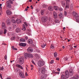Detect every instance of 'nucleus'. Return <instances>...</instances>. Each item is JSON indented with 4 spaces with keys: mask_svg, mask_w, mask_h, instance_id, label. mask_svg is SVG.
I'll return each mask as SVG.
<instances>
[{
    "mask_svg": "<svg viewBox=\"0 0 79 79\" xmlns=\"http://www.w3.org/2000/svg\"><path fill=\"white\" fill-rule=\"evenodd\" d=\"M22 27V30H23V31H26V27L25 26V25L24 24L23 25Z\"/></svg>",
    "mask_w": 79,
    "mask_h": 79,
    "instance_id": "4be33fe9",
    "label": "nucleus"
},
{
    "mask_svg": "<svg viewBox=\"0 0 79 79\" xmlns=\"http://www.w3.org/2000/svg\"><path fill=\"white\" fill-rule=\"evenodd\" d=\"M15 26H16V25H13V27H12V29H13V30H15Z\"/></svg>",
    "mask_w": 79,
    "mask_h": 79,
    "instance_id": "e433bc0d",
    "label": "nucleus"
},
{
    "mask_svg": "<svg viewBox=\"0 0 79 79\" xmlns=\"http://www.w3.org/2000/svg\"><path fill=\"white\" fill-rule=\"evenodd\" d=\"M53 60H51V62H50V64H53Z\"/></svg>",
    "mask_w": 79,
    "mask_h": 79,
    "instance_id": "ea45409f",
    "label": "nucleus"
},
{
    "mask_svg": "<svg viewBox=\"0 0 79 79\" xmlns=\"http://www.w3.org/2000/svg\"><path fill=\"white\" fill-rule=\"evenodd\" d=\"M6 33V29H4V34H5Z\"/></svg>",
    "mask_w": 79,
    "mask_h": 79,
    "instance_id": "4c0bfd02",
    "label": "nucleus"
},
{
    "mask_svg": "<svg viewBox=\"0 0 79 79\" xmlns=\"http://www.w3.org/2000/svg\"><path fill=\"white\" fill-rule=\"evenodd\" d=\"M28 43L30 44H33V41L32 40V39H30L28 40Z\"/></svg>",
    "mask_w": 79,
    "mask_h": 79,
    "instance_id": "f8f14e48",
    "label": "nucleus"
},
{
    "mask_svg": "<svg viewBox=\"0 0 79 79\" xmlns=\"http://www.w3.org/2000/svg\"><path fill=\"white\" fill-rule=\"evenodd\" d=\"M36 51L37 52H40V50L38 49H36Z\"/></svg>",
    "mask_w": 79,
    "mask_h": 79,
    "instance_id": "49530a36",
    "label": "nucleus"
},
{
    "mask_svg": "<svg viewBox=\"0 0 79 79\" xmlns=\"http://www.w3.org/2000/svg\"><path fill=\"white\" fill-rule=\"evenodd\" d=\"M11 21L13 23H16V20L14 19H12Z\"/></svg>",
    "mask_w": 79,
    "mask_h": 79,
    "instance_id": "72a5a7b5",
    "label": "nucleus"
},
{
    "mask_svg": "<svg viewBox=\"0 0 79 79\" xmlns=\"http://www.w3.org/2000/svg\"><path fill=\"white\" fill-rule=\"evenodd\" d=\"M15 31L17 33H19L21 32V29L20 28H16Z\"/></svg>",
    "mask_w": 79,
    "mask_h": 79,
    "instance_id": "6ab92c4d",
    "label": "nucleus"
},
{
    "mask_svg": "<svg viewBox=\"0 0 79 79\" xmlns=\"http://www.w3.org/2000/svg\"><path fill=\"white\" fill-rule=\"evenodd\" d=\"M27 52H29V53H32L33 52L32 47H29L27 49Z\"/></svg>",
    "mask_w": 79,
    "mask_h": 79,
    "instance_id": "423d86ee",
    "label": "nucleus"
},
{
    "mask_svg": "<svg viewBox=\"0 0 79 79\" xmlns=\"http://www.w3.org/2000/svg\"><path fill=\"white\" fill-rule=\"evenodd\" d=\"M7 24H8V25H10V22L8 23Z\"/></svg>",
    "mask_w": 79,
    "mask_h": 79,
    "instance_id": "680f3d73",
    "label": "nucleus"
},
{
    "mask_svg": "<svg viewBox=\"0 0 79 79\" xmlns=\"http://www.w3.org/2000/svg\"><path fill=\"white\" fill-rule=\"evenodd\" d=\"M6 79H11L10 78H9L8 77H7L6 78Z\"/></svg>",
    "mask_w": 79,
    "mask_h": 79,
    "instance_id": "338daca9",
    "label": "nucleus"
},
{
    "mask_svg": "<svg viewBox=\"0 0 79 79\" xmlns=\"http://www.w3.org/2000/svg\"><path fill=\"white\" fill-rule=\"evenodd\" d=\"M19 45L22 47H25L26 46V44L25 43H20L19 44Z\"/></svg>",
    "mask_w": 79,
    "mask_h": 79,
    "instance_id": "ddd939ff",
    "label": "nucleus"
},
{
    "mask_svg": "<svg viewBox=\"0 0 79 79\" xmlns=\"http://www.w3.org/2000/svg\"><path fill=\"white\" fill-rule=\"evenodd\" d=\"M79 79V76L77 75H76L75 77H72L70 78L69 79Z\"/></svg>",
    "mask_w": 79,
    "mask_h": 79,
    "instance_id": "9b49d317",
    "label": "nucleus"
},
{
    "mask_svg": "<svg viewBox=\"0 0 79 79\" xmlns=\"http://www.w3.org/2000/svg\"><path fill=\"white\" fill-rule=\"evenodd\" d=\"M62 10H63V9H62V8H60L59 9V11H62Z\"/></svg>",
    "mask_w": 79,
    "mask_h": 79,
    "instance_id": "8fccbe9b",
    "label": "nucleus"
},
{
    "mask_svg": "<svg viewBox=\"0 0 79 79\" xmlns=\"http://www.w3.org/2000/svg\"><path fill=\"white\" fill-rule=\"evenodd\" d=\"M48 9L49 11H52L53 10V7L49 6L48 7Z\"/></svg>",
    "mask_w": 79,
    "mask_h": 79,
    "instance_id": "412c9836",
    "label": "nucleus"
},
{
    "mask_svg": "<svg viewBox=\"0 0 79 79\" xmlns=\"http://www.w3.org/2000/svg\"><path fill=\"white\" fill-rule=\"evenodd\" d=\"M16 23L17 24H20L22 22L20 19H17L16 20Z\"/></svg>",
    "mask_w": 79,
    "mask_h": 79,
    "instance_id": "a211bd4d",
    "label": "nucleus"
},
{
    "mask_svg": "<svg viewBox=\"0 0 79 79\" xmlns=\"http://www.w3.org/2000/svg\"><path fill=\"white\" fill-rule=\"evenodd\" d=\"M6 13L8 15H10L11 14V11H10L9 10H6Z\"/></svg>",
    "mask_w": 79,
    "mask_h": 79,
    "instance_id": "dca6fc26",
    "label": "nucleus"
},
{
    "mask_svg": "<svg viewBox=\"0 0 79 79\" xmlns=\"http://www.w3.org/2000/svg\"><path fill=\"white\" fill-rule=\"evenodd\" d=\"M28 10V9L27 8H25V9L24 10V11H27Z\"/></svg>",
    "mask_w": 79,
    "mask_h": 79,
    "instance_id": "5fc2aeb1",
    "label": "nucleus"
},
{
    "mask_svg": "<svg viewBox=\"0 0 79 79\" xmlns=\"http://www.w3.org/2000/svg\"><path fill=\"white\" fill-rule=\"evenodd\" d=\"M54 56L55 58H56L57 57V53L56 52H55L54 53Z\"/></svg>",
    "mask_w": 79,
    "mask_h": 79,
    "instance_id": "c85d7f7f",
    "label": "nucleus"
},
{
    "mask_svg": "<svg viewBox=\"0 0 79 79\" xmlns=\"http://www.w3.org/2000/svg\"><path fill=\"white\" fill-rule=\"evenodd\" d=\"M55 22L56 23H59V21L58 20H56Z\"/></svg>",
    "mask_w": 79,
    "mask_h": 79,
    "instance_id": "79ce46f5",
    "label": "nucleus"
},
{
    "mask_svg": "<svg viewBox=\"0 0 79 79\" xmlns=\"http://www.w3.org/2000/svg\"><path fill=\"white\" fill-rule=\"evenodd\" d=\"M4 58H5V60H7V56H4Z\"/></svg>",
    "mask_w": 79,
    "mask_h": 79,
    "instance_id": "3c124183",
    "label": "nucleus"
},
{
    "mask_svg": "<svg viewBox=\"0 0 79 79\" xmlns=\"http://www.w3.org/2000/svg\"><path fill=\"white\" fill-rule=\"evenodd\" d=\"M25 39L26 40H27V39H28V37H27V36H25Z\"/></svg>",
    "mask_w": 79,
    "mask_h": 79,
    "instance_id": "09e8293b",
    "label": "nucleus"
},
{
    "mask_svg": "<svg viewBox=\"0 0 79 79\" xmlns=\"http://www.w3.org/2000/svg\"><path fill=\"white\" fill-rule=\"evenodd\" d=\"M54 8L55 10H58L59 9L58 7L56 6H54Z\"/></svg>",
    "mask_w": 79,
    "mask_h": 79,
    "instance_id": "a878e982",
    "label": "nucleus"
},
{
    "mask_svg": "<svg viewBox=\"0 0 79 79\" xmlns=\"http://www.w3.org/2000/svg\"><path fill=\"white\" fill-rule=\"evenodd\" d=\"M56 74H60V72H56Z\"/></svg>",
    "mask_w": 79,
    "mask_h": 79,
    "instance_id": "bf43d9fd",
    "label": "nucleus"
},
{
    "mask_svg": "<svg viewBox=\"0 0 79 79\" xmlns=\"http://www.w3.org/2000/svg\"><path fill=\"white\" fill-rule=\"evenodd\" d=\"M24 24H25V26H27V27L28 26V24H27V22H24Z\"/></svg>",
    "mask_w": 79,
    "mask_h": 79,
    "instance_id": "c03bdc74",
    "label": "nucleus"
},
{
    "mask_svg": "<svg viewBox=\"0 0 79 79\" xmlns=\"http://www.w3.org/2000/svg\"><path fill=\"white\" fill-rule=\"evenodd\" d=\"M13 50H17V49L16 48H14Z\"/></svg>",
    "mask_w": 79,
    "mask_h": 79,
    "instance_id": "69168bd1",
    "label": "nucleus"
},
{
    "mask_svg": "<svg viewBox=\"0 0 79 79\" xmlns=\"http://www.w3.org/2000/svg\"><path fill=\"white\" fill-rule=\"evenodd\" d=\"M59 60V58L57 57L56 58V60H58V61Z\"/></svg>",
    "mask_w": 79,
    "mask_h": 79,
    "instance_id": "052dcab7",
    "label": "nucleus"
},
{
    "mask_svg": "<svg viewBox=\"0 0 79 79\" xmlns=\"http://www.w3.org/2000/svg\"><path fill=\"white\" fill-rule=\"evenodd\" d=\"M62 6L63 7H64L65 6V2H64L63 1L62 2Z\"/></svg>",
    "mask_w": 79,
    "mask_h": 79,
    "instance_id": "cd10ccee",
    "label": "nucleus"
},
{
    "mask_svg": "<svg viewBox=\"0 0 79 79\" xmlns=\"http://www.w3.org/2000/svg\"><path fill=\"white\" fill-rule=\"evenodd\" d=\"M66 2H69V0H65Z\"/></svg>",
    "mask_w": 79,
    "mask_h": 79,
    "instance_id": "6e6d98bb",
    "label": "nucleus"
},
{
    "mask_svg": "<svg viewBox=\"0 0 79 79\" xmlns=\"http://www.w3.org/2000/svg\"><path fill=\"white\" fill-rule=\"evenodd\" d=\"M19 75L22 78H24L25 77L24 76V74L23 73H20Z\"/></svg>",
    "mask_w": 79,
    "mask_h": 79,
    "instance_id": "4468645a",
    "label": "nucleus"
},
{
    "mask_svg": "<svg viewBox=\"0 0 79 79\" xmlns=\"http://www.w3.org/2000/svg\"><path fill=\"white\" fill-rule=\"evenodd\" d=\"M35 56L37 59H40V56L38 54H35Z\"/></svg>",
    "mask_w": 79,
    "mask_h": 79,
    "instance_id": "393cba45",
    "label": "nucleus"
},
{
    "mask_svg": "<svg viewBox=\"0 0 79 79\" xmlns=\"http://www.w3.org/2000/svg\"><path fill=\"white\" fill-rule=\"evenodd\" d=\"M50 48H52V49H54L55 48V46H53L52 44H51Z\"/></svg>",
    "mask_w": 79,
    "mask_h": 79,
    "instance_id": "2f4dec72",
    "label": "nucleus"
},
{
    "mask_svg": "<svg viewBox=\"0 0 79 79\" xmlns=\"http://www.w3.org/2000/svg\"><path fill=\"white\" fill-rule=\"evenodd\" d=\"M41 19L43 23H45L47 21V18L45 17H43Z\"/></svg>",
    "mask_w": 79,
    "mask_h": 79,
    "instance_id": "39448f33",
    "label": "nucleus"
},
{
    "mask_svg": "<svg viewBox=\"0 0 79 79\" xmlns=\"http://www.w3.org/2000/svg\"><path fill=\"white\" fill-rule=\"evenodd\" d=\"M2 29H5V27H6V26H5V23H2Z\"/></svg>",
    "mask_w": 79,
    "mask_h": 79,
    "instance_id": "aec40b11",
    "label": "nucleus"
},
{
    "mask_svg": "<svg viewBox=\"0 0 79 79\" xmlns=\"http://www.w3.org/2000/svg\"><path fill=\"white\" fill-rule=\"evenodd\" d=\"M46 45H47L46 44H44L42 45H41V47H42V48H44V47H45Z\"/></svg>",
    "mask_w": 79,
    "mask_h": 79,
    "instance_id": "473e14b6",
    "label": "nucleus"
},
{
    "mask_svg": "<svg viewBox=\"0 0 79 79\" xmlns=\"http://www.w3.org/2000/svg\"><path fill=\"white\" fill-rule=\"evenodd\" d=\"M73 15L74 16V17L77 18H78V17H79V15H78V14H77L76 12H73Z\"/></svg>",
    "mask_w": 79,
    "mask_h": 79,
    "instance_id": "1a4fd4ad",
    "label": "nucleus"
},
{
    "mask_svg": "<svg viewBox=\"0 0 79 79\" xmlns=\"http://www.w3.org/2000/svg\"><path fill=\"white\" fill-rule=\"evenodd\" d=\"M57 71H60V68H58L57 69Z\"/></svg>",
    "mask_w": 79,
    "mask_h": 79,
    "instance_id": "864d4df0",
    "label": "nucleus"
},
{
    "mask_svg": "<svg viewBox=\"0 0 79 79\" xmlns=\"http://www.w3.org/2000/svg\"><path fill=\"white\" fill-rule=\"evenodd\" d=\"M69 4H66V6H65L66 8H69Z\"/></svg>",
    "mask_w": 79,
    "mask_h": 79,
    "instance_id": "c756f323",
    "label": "nucleus"
},
{
    "mask_svg": "<svg viewBox=\"0 0 79 79\" xmlns=\"http://www.w3.org/2000/svg\"><path fill=\"white\" fill-rule=\"evenodd\" d=\"M32 63L33 64H35V63L34 62V60H32Z\"/></svg>",
    "mask_w": 79,
    "mask_h": 79,
    "instance_id": "de8ad7c7",
    "label": "nucleus"
},
{
    "mask_svg": "<svg viewBox=\"0 0 79 79\" xmlns=\"http://www.w3.org/2000/svg\"><path fill=\"white\" fill-rule=\"evenodd\" d=\"M41 14L42 15H44V10H42L41 11Z\"/></svg>",
    "mask_w": 79,
    "mask_h": 79,
    "instance_id": "7c9ffc66",
    "label": "nucleus"
},
{
    "mask_svg": "<svg viewBox=\"0 0 79 79\" xmlns=\"http://www.w3.org/2000/svg\"><path fill=\"white\" fill-rule=\"evenodd\" d=\"M12 48L13 49V50H14V48H15V47H14V46H12Z\"/></svg>",
    "mask_w": 79,
    "mask_h": 79,
    "instance_id": "0e129e2a",
    "label": "nucleus"
},
{
    "mask_svg": "<svg viewBox=\"0 0 79 79\" xmlns=\"http://www.w3.org/2000/svg\"><path fill=\"white\" fill-rule=\"evenodd\" d=\"M31 68H34V66H33V65H31Z\"/></svg>",
    "mask_w": 79,
    "mask_h": 79,
    "instance_id": "774afa93",
    "label": "nucleus"
},
{
    "mask_svg": "<svg viewBox=\"0 0 79 79\" xmlns=\"http://www.w3.org/2000/svg\"><path fill=\"white\" fill-rule=\"evenodd\" d=\"M42 7L43 8H45L47 7V5L45 4H44L42 5Z\"/></svg>",
    "mask_w": 79,
    "mask_h": 79,
    "instance_id": "f704fd0d",
    "label": "nucleus"
},
{
    "mask_svg": "<svg viewBox=\"0 0 79 79\" xmlns=\"http://www.w3.org/2000/svg\"><path fill=\"white\" fill-rule=\"evenodd\" d=\"M59 18H63V15L62 13H60L59 15Z\"/></svg>",
    "mask_w": 79,
    "mask_h": 79,
    "instance_id": "5701e85b",
    "label": "nucleus"
},
{
    "mask_svg": "<svg viewBox=\"0 0 79 79\" xmlns=\"http://www.w3.org/2000/svg\"><path fill=\"white\" fill-rule=\"evenodd\" d=\"M45 64V62L43 60H40L38 62V64L39 66H40V67L43 66Z\"/></svg>",
    "mask_w": 79,
    "mask_h": 79,
    "instance_id": "f03ea898",
    "label": "nucleus"
},
{
    "mask_svg": "<svg viewBox=\"0 0 79 79\" xmlns=\"http://www.w3.org/2000/svg\"><path fill=\"white\" fill-rule=\"evenodd\" d=\"M53 16L54 18H57V14L55 12H53Z\"/></svg>",
    "mask_w": 79,
    "mask_h": 79,
    "instance_id": "2eb2a0df",
    "label": "nucleus"
},
{
    "mask_svg": "<svg viewBox=\"0 0 79 79\" xmlns=\"http://www.w3.org/2000/svg\"><path fill=\"white\" fill-rule=\"evenodd\" d=\"M0 69L1 71H2V70H3L4 69V68L3 67H1Z\"/></svg>",
    "mask_w": 79,
    "mask_h": 79,
    "instance_id": "a19ab883",
    "label": "nucleus"
},
{
    "mask_svg": "<svg viewBox=\"0 0 79 79\" xmlns=\"http://www.w3.org/2000/svg\"><path fill=\"white\" fill-rule=\"evenodd\" d=\"M9 29H10V30H11V31H13V28H12V27H9Z\"/></svg>",
    "mask_w": 79,
    "mask_h": 79,
    "instance_id": "37998d69",
    "label": "nucleus"
},
{
    "mask_svg": "<svg viewBox=\"0 0 79 79\" xmlns=\"http://www.w3.org/2000/svg\"><path fill=\"white\" fill-rule=\"evenodd\" d=\"M20 42H25L26 41V40H25L24 39L21 38L20 39Z\"/></svg>",
    "mask_w": 79,
    "mask_h": 79,
    "instance_id": "bb28decb",
    "label": "nucleus"
},
{
    "mask_svg": "<svg viewBox=\"0 0 79 79\" xmlns=\"http://www.w3.org/2000/svg\"><path fill=\"white\" fill-rule=\"evenodd\" d=\"M0 77H1V79H2V73H0Z\"/></svg>",
    "mask_w": 79,
    "mask_h": 79,
    "instance_id": "603ef678",
    "label": "nucleus"
},
{
    "mask_svg": "<svg viewBox=\"0 0 79 79\" xmlns=\"http://www.w3.org/2000/svg\"><path fill=\"white\" fill-rule=\"evenodd\" d=\"M67 15V12L66 11H64V16H66Z\"/></svg>",
    "mask_w": 79,
    "mask_h": 79,
    "instance_id": "58836bf2",
    "label": "nucleus"
},
{
    "mask_svg": "<svg viewBox=\"0 0 79 79\" xmlns=\"http://www.w3.org/2000/svg\"><path fill=\"white\" fill-rule=\"evenodd\" d=\"M3 34V32L2 31H0V34Z\"/></svg>",
    "mask_w": 79,
    "mask_h": 79,
    "instance_id": "e2e57ef3",
    "label": "nucleus"
},
{
    "mask_svg": "<svg viewBox=\"0 0 79 79\" xmlns=\"http://www.w3.org/2000/svg\"><path fill=\"white\" fill-rule=\"evenodd\" d=\"M73 49V48H70V50H72Z\"/></svg>",
    "mask_w": 79,
    "mask_h": 79,
    "instance_id": "13d9d810",
    "label": "nucleus"
},
{
    "mask_svg": "<svg viewBox=\"0 0 79 79\" xmlns=\"http://www.w3.org/2000/svg\"><path fill=\"white\" fill-rule=\"evenodd\" d=\"M11 40H15V37L13 36L11 38Z\"/></svg>",
    "mask_w": 79,
    "mask_h": 79,
    "instance_id": "c9c22d12",
    "label": "nucleus"
},
{
    "mask_svg": "<svg viewBox=\"0 0 79 79\" xmlns=\"http://www.w3.org/2000/svg\"><path fill=\"white\" fill-rule=\"evenodd\" d=\"M16 67L18 68H20L21 69H23V67L21 66V65H19V64H17L16 65Z\"/></svg>",
    "mask_w": 79,
    "mask_h": 79,
    "instance_id": "9d476101",
    "label": "nucleus"
},
{
    "mask_svg": "<svg viewBox=\"0 0 79 79\" xmlns=\"http://www.w3.org/2000/svg\"><path fill=\"white\" fill-rule=\"evenodd\" d=\"M24 56H27V57L30 58H31L34 57V56H33V55L31 53H26L24 55Z\"/></svg>",
    "mask_w": 79,
    "mask_h": 79,
    "instance_id": "20e7f679",
    "label": "nucleus"
},
{
    "mask_svg": "<svg viewBox=\"0 0 79 79\" xmlns=\"http://www.w3.org/2000/svg\"><path fill=\"white\" fill-rule=\"evenodd\" d=\"M69 72H68V70H66L65 72V75L66 78H68L69 77V75L70 76H73V74H74V72L73 71V70L71 69V68H69Z\"/></svg>",
    "mask_w": 79,
    "mask_h": 79,
    "instance_id": "f257e3e1",
    "label": "nucleus"
},
{
    "mask_svg": "<svg viewBox=\"0 0 79 79\" xmlns=\"http://www.w3.org/2000/svg\"><path fill=\"white\" fill-rule=\"evenodd\" d=\"M41 73L42 74H44L45 73V69L44 67H42L41 70Z\"/></svg>",
    "mask_w": 79,
    "mask_h": 79,
    "instance_id": "6e6552de",
    "label": "nucleus"
},
{
    "mask_svg": "<svg viewBox=\"0 0 79 79\" xmlns=\"http://www.w3.org/2000/svg\"><path fill=\"white\" fill-rule=\"evenodd\" d=\"M76 19L77 20V21H78V22H79V17H78V18H76Z\"/></svg>",
    "mask_w": 79,
    "mask_h": 79,
    "instance_id": "a18cd8bd",
    "label": "nucleus"
},
{
    "mask_svg": "<svg viewBox=\"0 0 79 79\" xmlns=\"http://www.w3.org/2000/svg\"><path fill=\"white\" fill-rule=\"evenodd\" d=\"M61 78L62 79H66V77H65V76L64 75L62 74L61 75Z\"/></svg>",
    "mask_w": 79,
    "mask_h": 79,
    "instance_id": "b1692460",
    "label": "nucleus"
},
{
    "mask_svg": "<svg viewBox=\"0 0 79 79\" xmlns=\"http://www.w3.org/2000/svg\"><path fill=\"white\" fill-rule=\"evenodd\" d=\"M24 61V57H21L19 59V62L20 64H23Z\"/></svg>",
    "mask_w": 79,
    "mask_h": 79,
    "instance_id": "7ed1b4c3",
    "label": "nucleus"
},
{
    "mask_svg": "<svg viewBox=\"0 0 79 79\" xmlns=\"http://www.w3.org/2000/svg\"><path fill=\"white\" fill-rule=\"evenodd\" d=\"M6 4L7 6V7H8V8H11V4L10 3L9 1H7V2H6Z\"/></svg>",
    "mask_w": 79,
    "mask_h": 79,
    "instance_id": "0eeeda50",
    "label": "nucleus"
},
{
    "mask_svg": "<svg viewBox=\"0 0 79 79\" xmlns=\"http://www.w3.org/2000/svg\"><path fill=\"white\" fill-rule=\"evenodd\" d=\"M9 2H10V3H11V4H13V2H12V1H9Z\"/></svg>",
    "mask_w": 79,
    "mask_h": 79,
    "instance_id": "4d7b16f0",
    "label": "nucleus"
},
{
    "mask_svg": "<svg viewBox=\"0 0 79 79\" xmlns=\"http://www.w3.org/2000/svg\"><path fill=\"white\" fill-rule=\"evenodd\" d=\"M46 77H47V76H46V75H43L42 76H41L40 79H45V78H46Z\"/></svg>",
    "mask_w": 79,
    "mask_h": 79,
    "instance_id": "f3484780",
    "label": "nucleus"
}]
</instances>
